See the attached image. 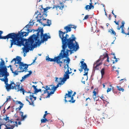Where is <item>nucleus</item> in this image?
Wrapping results in <instances>:
<instances>
[{
    "instance_id": "nucleus-57",
    "label": "nucleus",
    "mask_w": 129,
    "mask_h": 129,
    "mask_svg": "<svg viewBox=\"0 0 129 129\" xmlns=\"http://www.w3.org/2000/svg\"><path fill=\"white\" fill-rule=\"evenodd\" d=\"M45 114H46L48 115V114H49V113H47V111H45Z\"/></svg>"
},
{
    "instance_id": "nucleus-20",
    "label": "nucleus",
    "mask_w": 129,
    "mask_h": 129,
    "mask_svg": "<svg viewBox=\"0 0 129 129\" xmlns=\"http://www.w3.org/2000/svg\"><path fill=\"white\" fill-rule=\"evenodd\" d=\"M17 91H20V93H22V94L23 95H24V93L25 92H26V91L24 89L23 87L22 86H21L20 88H19V89H18Z\"/></svg>"
},
{
    "instance_id": "nucleus-39",
    "label": "nucleus",
    "mask_w": 129,
    "mask_h": 129,
    "mask_svg": "<svg viewBox=\"0 0 129 129\" xmlns=\"http://www.w3.org/2000/svg\"><path fill=\"white\" fill-rule=\"evenodd\" d=\"M17 85H16L15 86H16V87L17 86V89H19V88H20V85L19 84V83L18 82V84L17 83Z\"/></svg>"
},
{
    "instance_id": "nucleus-3",
    "label": "nucleus",
    "mask_w": 129,
    "mask_h": 129,
    "mask_svg": "<svg viewBox=\"0 0 129 129\" xmlns=\"http://www.w3.org/2000/svg\"><path fill=\"white\" fill-rule=\"evenodd\" d=\"M33 32L36 31L37 32L36 34H35L32 35V37H34V41H35L36 44H34V46L35 45H40L42 43H43L45 41L47 40L48 39L50 38L49 36H48L47 33L43 34V29H39L34 30H33Z\"/></svg>"
},
{
    "instance_id": "nucleus-1",
    "label": "nucleus",
    "mask_w": 129,
    "mask_h": 129,
    "mask_svg": "<svg viewBox=\"0 0 129 129\" xmlns=\"http://www.w3.org/2000/svg\"><path fill=\"white\" fill-rule=\"evenodd\" d=\"M33 31V30H30L28 28L25 29H23L20 30V33L19 31L17 34L12 33L9 34L6 36H2L1 35L3 33V31L0 30V39H12L10 40V48L13 45L20 46L23 45L24 47L22 48L23 52L27 53L29 51L30 48L31 49L34 48L33 46H34L33 45L34 42V37H32V35L28 39L23 38V37L27 36L29 32H31Z\"/></svg>"
},
{
    "instance_id": "nucleus-11",
    "label": "nucleus",
    "mask_w": 129,
    "mask_h": 129,
    "mask_svg": "<svg viewBox=\"0 0 129 129\" xmlns=\"http://www.w3.org/2000/svg\"><path fill=\"white\" fill-rule=\"evenodd\" d=\"M81 68L79 69V70L80 72L83 71V69L84 71V76H87L88 71L89 70V69L87 68V66L86 63H84L83 64L81 65L80 66Z\"/></svg>"
},
{
    "instance_id": "nucleus-32",
    "label": "nucleus",
    "mask_w": 129,
    "mask_h": 129,
    "mask_svg": "<svg viewBox=\"0 0 129 129\" xmlns=\"http://www.w3.org/2000/svg\"><path fill=\"white\" fill-rule=\"evenodd\" d=\"M110 87H108V89L107 90V92H109L110 91L111 89L113 90L114 88L113 87H112L111 85H110Z\"/></svg>"
},
{
    "instance_id": "nucleus-22",
    "label": "nucleus",
    "mask_w": 129,
    "mask_h": 129,
    "mask_svg": "<svg viewBox=\"0 0 129 129\" xmlns=\"http://www.w3.org/2000/svg\"><path fill=\"white\" fill-rule=\"evenodd\" d=\"M31 21V20L30 21ZM33 21H32L31 22V21H30L29 23L28 24L26 25L24 27V28H23V29H25V28H28L29 27V26H33L34 23V22H33Z\"/></svg>"
},
{
    "instance_id": "nucleus-48",
    "label": "nucleus",
    "mask_w": 129,
    "mask_h": 129,
    "mask_svg": "<svg viewBox=\"0 0 129 129\" xmlns=\"http://www.w3.org/2000/svg\"><path fill=\"white\" fill-rule=\"evenodd\" d=\"M114 23H115L117 25H119V24L118 22H116V20H115L114 21Z\"/></svg>"
},
{
    "instance_id": "nucleus-9",
    "label": "nucleus",
    "mask_w": 129,
    "mask_h": 129,
    "mask_svg": "<svg viewBox=\"0 0 129 129\" xmlns=\"http://www.w3.org/2000/svg\"><path fill=\"white\" fill-rule=\"evenodd\" d=\"M22 65H21L20 64L18 65L17 64L15 65L16 68H18L17 70H18V68L20 69V71H18V72H23L25 71L26 72V70H27V69L28 68V65H27L25 63L24 64L23 62H22Z\"/></svg>"
},
{
    "instance_id": "nucleus-58",
    "label": "nucleus",
    "mask_w": 129,
    "mask_h": 129,
    "mask_svg": "<svg viewBox=\"0 0 129 129\" xmlns=\"http://www.w3.org/2000/svg\"><path fill=\"white\" fill-rule=\"evenodd\" d=\"M89 100V101H90L91 100V99L89 98H87L86 99V101H87V100Z\"/></svg>"
},
{
    "instance_id": "nucleus-12",
    "label": "nucleus",
    "mask_w": 129,
    "mask_h": 129,
    "mask_svg": "<svg viewBox=\"0 0 129 129\" xmlns=\"http://www.w3.org/2000/svg\"><path fill=\"white\" fill-rule=\"evenodd\" d=\"M19 120V118L16 116L13 117L12 118L10 119V122L11 123H12L13 124V125H14V127L15 126L16 127L18 126V124H17V121Z\"/></svg>"
},
{
    "instance_id": "nucleus-54",
    "label": "nucleus",
    "mask_w": 129,
    "mask_h": 129,
    "mask_svg": "<svg viewBox=\"0 0 129 129\" xmlns=\"http://www.w3.org/2000/svg\"><path fill=\"white\" fill-rule=\"evenodd\" d=\"M12 84H14L15 85V84L14 83V82H11V83H10V84H11V85L12 86Z\"/></svg>"
},
{
    "instance_id": "nucleus-47",
    "label": "nucleus",
    "mask_w": 129,
    "mask_h": 129,
    "mask_svg": "<svg viewBox=\"0 0 129 129\" xmlns=\"http://www.w3.org/2000/svg\"><path fill=\"white\" fill-rule=\"evenodd\" d=\"M80 63H81V65L83 64L84 63H85L84 62V61H81L80 62Z\"/></svg>"
},
{
    "instance_id": "nucleus-19",
    "label": "nucleus",
    "mask_w": 129,
    "mask_h": 129,
    "mask_svg": "<svg viewBox=\"0 0 129 129\" xmlns=\"http://www.w3.org/2000/svg\"><path fill=\"white\" fill-rule=\"evenodd\" d=\"M14 101L16 102L15 103L16 104H20L19 107H18V108H17L16 110L18 109V110L19 111L23 107L24 104H23L20 101Z\"/></svg>"
},
{
    "instance_id": "nucleus-63",
    "label": "nucleus",
    "mask_w": 129,
    "mask_h": 129,
    "mask_svg": "<svg viewBox=\"0 0 129 129\" xmlns=\"http://www.w3.org/2000/svg\"><path fill=\"white\" fill-rule=\"evenodd\" d=\"M103 88H104L105 86V85L104 84H103Z\"/></svg>"
},
{
    "instance_id": "nucleus-43",
    "label": "nucleus",
    "mask_w": 129,
    "mask_h": 129,
    "mask_svg": "<svg viewBox=\"0 0 129 129\" xmlns=\"http://www.w3.org/2000/svg\"><path fill=\"white\" fill-rule=\"evenodd\" d=\"M89 16L88 15H86L84 17V19H86Z\"/></svg>"
},
{
    "instance_id": "nucleus-38",
    "label": "nucleus",
    "mask_w": 129,
    "mask_h": 129,
    "mask_svg": "<svg viewBox=\"0 0 129 129\" xmlns=\"http://www.w3.org/2000/svg\"><path fill=\"white\" fill-rule=\"evenodd\" d=\"M17 71H16L15 72H12V73H13L15 75V76L17 75L18 74V72H17Z\"/></svg>"
},
{
    "instance_id": "nucleus-25",
    "label": "nucleus",
    "mask_w": 129,
    "mask_h": 129,
    "mask_svg": "<svg viewBox=\"0 0 129 129\" xmlns=\"http://www.w3.org/2000/svg\"><path fill=\"white\" fill-rule=\"evenodd\" d=\"M8 125L10 126V127H8L7 125H6V128L4 129H13L14 127V125H12L10 124Z\"/></svg>"
},
{
    "instance_id": "nucleus-16",
    "label": "nucleus",
    "mask_w": 129,
    "mask_h": 129,
    "mask_svg": "<svg viewBox=\"0 0 129 129\" xmlns=\"http://www.w3.org/2000/svg\"><path fill=\"white\" fill-rule=\"evenodd\" d=\"M5 84L6 85V89L8 91L11 89H13L15 88L16 90L17 89V88H16V86H12L11 84H8V83L7 84Z\"/></svg>"
},
{
    "instance_id": "nucleus-27",
    "label": "nucleus",
    "mask_w": 129,
    "mask_h": 129,
    "mask_svg": "<svg viewBox=\"0 0 129 129\" xmlns=\"http://www.w3.org/2000/svg\"><path fill=\"white\" fill-rule=\"evenodd\" d=\"M47 24H44V25L45 26H49L51 24V21L50 20H49L47 19Z\"/></svg>"
},
{
    "instance_id": "nucleus-35",
    "label": "nucleus",
    "mask_w": 129,
    "mask_h": 129,
    "mask_svg": "<svg viewBox=\"0 0 129 129\" xmlns=\"http://www.w3.org/2000/svg\"><path fill=\"white\" fill-rule=\"evenodd\" d=\"M70 27V29L71 28H74V29H76V26L74 25H73L71 24L69 25Z\"/></svg>"
},
{
    "instance_id": "nucleus-49",
    "label": "nucleus",
    "mask_w": 129,
    "mask_h": 129,
    "mask_svg": "<svg viewBox=\"0 0 129 129\" xmlns=\"http://www.w3.org/2000/svg\"><path fill=\"white\" fill-rule=\"evenodd\" d=\"M121 28V27L120 26H118L117 27V29L118 30H120V28Z\"/></svg>"
},
{
    "instance_id": "nucleus-37",
    "label": "nucleus",
    "mask_w": 129,
    "mask_h": 129,
    "mask_svg": "<svg viewBox=\"0 0 129 129\" xmlns=\"http://www.w3.org/2000/svg\"><path fill=\"white\" fill-rule=\"evenodd\" d=\"M100 98L103 101L105 100V98L104 96L103 95H102Z\"/></svg>"
},
{
    "instance_id": "nucleus-52",
    "label": "nucleus",
    "mask_w": 129,
    "mask_h": 129,
    "mask_svg": "<svg viewBox=\"0 0 129 129\" xmlns=\"http://www.w3.org/2000/svg\"><path fill=\"white\" fill-rule=\"evenodd\" d=\"M31 96H32V97L35 100H36V97L34 96V95H32Z\"/></svg>"
},
{
    "instance_id": "nucleus-31",
    "label": "nucleus",
    "mask_w": 129,
    "mask_h": 129,
    "mask_svg": "<svg viewBox=\"0 0 129 129\" xmlns=\"http://www.w3.org/2000/svg\"><path fill=\"white\" fill-rule=\"evenodd\" d=\"M64 68H67V70L66 71V72H65V73L66 74H69V67L68 66V67H66V66H65L64 67Z\"/></svg>"
},
{
    "instance_id": "nucleus-4",
    "label": "nucleus",
    "mask_w": 129,
    "mask_h": 129,
    "mask_svg": "<svg viewBox=\"0 0 129 129\" xmlns=\"http://www.w3.org/2000/svg\"><path fill=\"white\" fill-rule=\"evenodd\" d=\"M70 51V53H72V50H70L68 49H63L61 51V52L59 54V55L56 57H55L54 59L51 58L48 56L46 58V60L48 61L56 62L57 63H62V61L60 60L64 57H67L69 56V52Z\"/></svg>"
},
{
    "instance_id": "nucleus-53",
    "label": "nucleus",
    "mask_w": 129,
    "mask_h": 129,
    "mask_svg": "<svg viewBox=\"0 0 129 129\" xmlns=\"http://www.w3.org/2000/svg\"><path fill=\"white\" fill-rule=\"evenodd\" d=\"M37 57H35V59L34 60L33 62V63H34L35 62V60H36V59L37 58Z\"/></svg>"
},
{
    "instance_id": "nucleus-24",
    "label": "nucleus",
    "mask_w": 129,
    "mask_h": 129,
    "mask_svg": "<svg viewBox=\"0 0 129 129\" xmlns=\"http://www.w3.org/2000/svg\"><path fill=\"white\" fill-rule=\"evenodd\" d=\"M63 61L64 62H65L66 61H67V64L66 65H67V67H68L69 66V62L70 61V59L69 58H67V60H66V59H63Z\"/></svg>"
},
{
    "instance_id": "nucleus-5",
    "label": "nucleus",
    "mask_w": 129,
    "mask_h": 129,
    "mask_svg": "<svg viewBox=\"0 0 129 129\" xmlns=\"http://www.w3.org/2000/svg\"><path fill=\"white\" fill-rule=\"evenodd\" d=\"M1 61L0 63V77H4L3 78H0V80L2 81L5 82V84H7L8 81V79L7 78L9 74L7 71V68L6 66H5L4 61L1 59Z\"/></svg>"
},
{
    "instance_id": "nucleus-36",
    "label": "nucleus",
    "mask_w": 129,
    "mask_h": 129,
    "mask_svg": "<svg viewBox=\"0 0 129 129\" xmlns=\"http://www.w3.org/2000/svg\"><path fill=\"white\" fill-rule=\"evenodd\" d=\"M26 100L27 101V102H28L29 103V105H33L34 104V103H33V102H31V103L30 102H29V101L28 100V99L27 98H26Z\"/></svg>"
},
{
    "instance_id": "nucleus-40",
    "label": "nucleus",
    "mask_w": 129,
    "mask_h": 129,
    "mask_svg": "<svg viewBox=\"0 0 129 129\" xmlns=\"http://www.w3.org/2000/svg\"><path fill=\"white\" fill-rule=\"evenodd\" d=\"M11 99V96H8V98H7V100L6 101V102L8 101L9 100H10Z\"/></svg>"
},
{
    "instance_id": "nucleus-41",
    "label": "nucleus",
    "mask_w": 129,
    "mask_h": 129,
    "mask_svg": "<svg viewBox=\"0 0 129 129\" xmlns=\"http://www.w3.org/2000/svg\"><path fill=\"white\" fill-rule=\"evenodd\" d=\"M121 23L122 25L121 26V28H123L124 27V22L123 21H122Z\"/></svg>"
},
{
    "instance_id": "nucleus-33",
    "label": "nucleus",
    "mask_w": 129,
    "mask_h": 129,
    "mask_svg": "<svg viewBox=\"0 0 129 129\" xmlns=\"http://www.w3.org/2000/svg\"><path fill=\"white\" fill-rule=\"evenodd\" d=\"M119 87H120V86L119 87L118 86H117L116 87L117 88L118 90L119 91H123L124 90V89Z\"/></svg>"
},
{
    "instance_id": "nucleus-7",
    "label": "nucleus",
    "mask_w": 129,
    "mask_h": 129,
    "mask_svg": "<svg viewBox=\"0 0 129 129\" xmlns=\"http://www.w3.org/2000/svg\"><path fill=\"white\" fill-rule=\"evenodd\" d=\"M64 83L61 80L59 81V83L57 84L56 86H54L53 85H50L49 86L47 85L46 87L47 88L44 91V93H48L47 96L46 98L49 97L51 94L54 93V91L56 90V88L59 87V85H61L63 84Z\"/></svg>"
},
{
    "instance_id": "nucleus-15",
    "label": "nucleus",
    "mask_w": 129,
    "mask_h": 129,
    "mask_svg": "<svg viewBox=\"0 0 129 129\" xmlns=\"http://www.w3.org/2000/svg\"><path fill=\"white\" fill-rule=\"evenodd\" d=\"M109 56L107 54H106V55H104L103 56H100V58L99 59H100V60L102 59L101 60V62L103 61V60L105 59V61L109 62Z\"/></svg>"
},
{
    "instance_id": "nucleus-29",
    "label": "nucleus",
    "mask_w": 129,
    "mask_h": 129,
    "mask_svg": "<svg viewBox=\"0 0 129 129\" xmlns=\"http://www.w3.org/2000/svg\"><path fill=\"white\" fill-rule=\"evenodd\" d=\"M105 68H103L101 70V74L102 77H103L105 74Z\"/></svg>"
},
{
    "instance_id": "nucleus-10",
    "label": "nucleus",
    "mask_w": 129,
    "mask_h": 129,
    "mask_svg": "<svg viewBox=\"0 0 129 129\" xmlns=\"http://www.w3.org/2000/svg\"><path fill=\"white\" fill-rule=\"evenodd\" d=\"M100 59H99L96 61L93 64V72L94 73L96 70H99V66L102 64V63L100 62Z\"/></svg>"
},
{
    "instance_id": "nucleus-51",
    "label": "nucleus",
    "mask_w": 129,
    "mask_h": 129,
    "mask_svg": "<svg viewBox=\"0 0 129 129\" xmlns=\"http://www.w3.org/2000/svg\"><path fill=\"white\" fill-rule=\"evenodd\" d=\"M27 77L26 76V75H25L23 77H22V79H25L26 78H27Z\"/></svg>"
},
{
    "instance_id": "nucleus-14",
    "label": "nucleus",
    "mask_w": 129,
    "mask_h": 129,
    "mask_svg": "<svg viewBox=\"0 0 129 129\" xmlns=\"http://www.w3.org/2000/svg\"><path fill=\"white\" fill-rule=\"evenodd\" d=\"M64 5L63 3L60 2L59 3V5H53V7H52V9H53L54 8H56V10H57V8H59V9L60 10H62L64 8Z\"/></svg>"
},
{
    "instance_id": "nucleus-46",
    "label": "nucleus",
    "mask_w": 129,
    "mask_h": 129,
    "mask_svg": "<svg viewBox=\"0 0 129 129\" xmlns=\"http://www.w3.org/2000/svg\"><path fill=\"white\" fill-rule=\"evenodd\" d=\"M20 117H21L22 116H23V112H21V111L20 112Z\"/></svg>"
},
{
    "instance_id": "nucleus-56",
    "label": "nucleus",
    "mask_w": 129,
    "mask_h": 129,
    "mask_svg": "<svg viewBox=\"0 0 129 129\" xmlns=\"http://www.w3.org/2000/svg\"><path fill=\"white\" fill-rule=\"evenodd\" d=\"M29 72V74L30 75L32 73V72L31 71H28Z\"/></svg>"
},
{
    "instance_id": "nucleus-55",
    "label": "nucleus",
    "mask_w": 129,
    "mask_h": 129,
    "mask_svg": "<svg viewBox=\"0 0 129 129\" xmlns=\"http://www.w3.org/2000/svg\"><path fill=\"white\" fill-rule=\"evenodd\" d=\"M109 19L110 20L111 19V15H109Z\"/></svg>"
},
{
    "instance_id": "nucleus-59",
    "label": "nucleus",
    "mask_w": 129,
    "mask_h": 129,
    "mask_svg": "<svg viewBox=\"0 0 129 129\" xmlns=\"http://www.w3.org/2000/svg\"><path fill=\"white\" fill-rule=\"evenodd\" d=\"M21 124V122L20 121H19L18 122L17 124L18 125H20Z\"/></svg>"
},
{
    "instance_id": "nucleus-28",
    "label": "nucleus",
    "mask_w": 129,
    "mask_h": 129,
    "mask_svg": "<svg viewBox=\"0 0 129 129\" xmlns=\"http://www.w3.org/2000/svg\"><path fill=\"white\" fill-rule=\"evenodd\" d=\"M93 98L94 100L97 101V100L96 99V92L95 91H93Z\"/></svg>"
},
{
    "instance_id": "nucleus-18",
    "label": "nucleus",
    "mask_w": 129,
    "mask_h": 129,
    "mask_svg": "<svg viewBox=\"0 0 129 129\" xmlns=\"http://www.w3.org/2000/svg\"><path fill=\"white\" fill-rule=\"evenodd\" d=\"M91 3L89 4L90 5H87L85 6V9L89 11V10L91 9L92 8V9L94 8V6L92 5V0H90Z\"/></svg>"
},
{
    "instance_id": "nucleus-17",
    "label": "nucleus",
    "mask_w": 129,
    "mask_h": 129,
    "mask_svg": "<svg viewBox=\"0 0 129 129\" xmlns=\"http://www.w3.org/2000/svg\"><path fill=\"white\" fill-rule=\"evenodd\" d=\"M69 74L64 73L63 75V77L62 78V80H61L63 83H64L67 80L69 79Z\"/></svg>"
},
{
    "instance_id": "nucleus-61",
    "label": "nucleus",
    "mask_w": 129,
    "mask_h": 129,
    "mask_svg": "<svg viewBox=\"0 0 129 129\" xmlns=\"http://www.w3.org/2000/svg\"><path fill=\"white\" fill-rule=\"evenodd\" d=\"M30 75L29 74H27V75H26V76L27 77L29 75Z\"/></svg>"
},
{
    "instance_id": "nucleus-13",
    "label": "nucleus",
    "mask_w": 129,
    "mask_h": 129,
    "mask_svg": "<svg viewBox=\"0 0 129 129\" xmlns=\"http://www.w3.org/2000/svg\"><path fill=\"white\" fill-rule=\"evenodd\" d=\"M21 57L19 56H17L16 58H14L11 61V63H13L14 61H15L14 64L16 65V64L18 65L20 64L21 65L22 64V62H21Z\"/></svg>"
},
{
    "instance_id": "nucleus-50",
    "label": "nucleus",
    "mask_w": 129,
    "mask_h": 129,
    "mask_svg": "<svg viewBox=\"0 0 129 129\" xmlns=\"http://www.w3.org/2000/svg\"><path fill=\"white\" fill-rule=\"evenodd\" d=\"M47 115V114H44L43 116V118H46V115Z\"/></svg>"
},
{
    "instance_id": "nucleus-6",
    "label": "nucleus",
    "mask_w": 129,
    "mask_h": 129,
    "mask_svg": "<svg viewBox=\"0 0 129 129\" xmlns=\"http://www.w3.org/2000/svg\"><path fill=\"white\" fill-rule=\"evenodd\" d=\"M52 8V7H47L46 8H43L42 7L41 8H40L39 11H37L35 13V15H37L36 18L37 19V21H39V23L42 24V22L41 21L42 19L44 20H46V19L44 18V17H46L47 15V10Z\"/></svg>"
},
{
    "instance_id": "nucleus-60",
    "label": "nucleus",
    "mask_w": 129,
    "mask_h": 129,
    "mask_svg": "<svg viewBox=\"0 0 129 129\" xmlns=\"http://www.w3.org/2000/svg\"><path fill=\"white\" fill-rule=\"evenodd\" d=\"M3 110L4 111L3 112V113H5L6 111V110H5V108Z\"/></svg>"
},
{
    "instance_id": "nucleus-30",
    "label": "nucleus",
    "mask_w": 129,
    "mask_h": 129,
    "mask_svg": "<svg viewBox=\"0 0 129 129\" xmlns=\"http://www.w3.org/2000/svg\"><path fill=\"white\" fill-rule=\"evenodd\" d=\"M49 121V120H48L47 118H45L42 119L41 120V123H45L47 121Z\"/></svg>"
},
{
    "instance_id": "nucleus-45",
    "label": "nucleus",
    "mask_w": 129,
    "mask_h": 129,
    "mask_svg": "<svg viewBox=\"0 0 129 129\" xmlns=\"http://www.w3.org/2000/svg\"><path fill=\"white\" fill-rule=\"evenodd\" d=\"M30 100H31L32 102H33L34 101H33V99L32 98V96H31V95H30Z\"/></svg>"
},
{
    "instance_id": "nucleus-62",
    "label": "nucleus",
    "mask_w": 129,
    "mask_h": 129,
    "mask_svg": "<svg viewBox=\"0 0 129 129\" xmlns=\"http://www.w3.org/2000/svg\"><path fill=\"white\" fill-rule=\"evenodd\" d=\"M116 72H117V74H118V73H119V71H118V70H116Z\"/></svg>"
},
{
    "instance_id": "nucleus-44",
    "label": "nucleus",
    "mask_w": 129,
    "mask_h": 129,
    "mask_svg": "<svg viewBox=\"0 0 129 129\" xmlns=\"http://www.w3.org/2000/svg\"><path fill=\"white\" fill-rule=\"evenodd\" d=\"M118 60L117 59H115V60H113V64H114L115 62H116Z\"/></svg>"
},
{
    "instance_id": "nucleus-2",
    "label": "nucleus",
    "mask_w": 129,
    "mask_h": 129,
    "mask_svg": "<svg viewBox=\"0 0 129 129\" xmlns=\"http://www.w3.org/2000/svg\"><path fill=\"white\" fill-rule=\"evenodd\" d=\"M64 29L66 30L64 32L60 30L59 31V35L60 38L61 40L62 43V48L64 49H69L70 50L76 51L79 48V45L75 41L76 38L73 35H72L71 37L69 38V35L66 34L65 36L64 35L69 32H70L71 29L69 25L65 26Z\"/></svg>"
},
{
    "instance_id": "nucleus-64",
    "label": "nucleus",
    "mask_w": 129,
    "mask_h": 129,
    "mask_svg": "<svg viewBox=\"0 0 129 129\" xmlns=\"http://www.w3.org/2000/svg\"><path fill=\"white\" fill-rule=\"evenodd\" d=\"M10 69H11V71H12V72H13V69H12L11 68Z\"/></svg>"
},
{
    "instance_id": "nucleus-21",
    "label": "nucleus",
    "mask_w": 129,
    "mask_h": 129,
    "mask_svg": "<svg viewBox=\"0 0 129 129\" xmlns=\"http://www.w3.org/2000/svg\"><path fill=\"white\" fill-rule=\"evenodd\" d=\"M37 86H35L34 85H33L32 86V87L34 88V89L35 90V91L34 92V93H38L39 92H42L41 89H38L36 88Z\"/></svg>"
},
{
    "instance_id": "nucleus-8",
    "label": "nucleus",
    "mask_w": 129,
    "mask_h": 129,
    "mask_svg": "<svg viewBox=\"0 0 129 129\" xmlns=\"http://www.w3.org/2000/svg\"><path fill=\"white\" fill-rule=\"evenodd\" d=\"M72 90H71V91H68V93H66L64 97L65 99L64 100H65L66 102L68 101L66 99V98H70L71 99V100L68 101V102H71L72 103H73L75 102V100H74V98L73 96H74L76 94V92H74V94L72 96Z\"/></svg>"
},
{
    "instance_id": "nucleus-42",
    "label": "nucleus",
    "mask_w": 129,
    "mask_h": 129,
    "mask_svg": "<svg viewBox=\"0 0 129 129\" xmlns=\"http://www.w3.org/2000/svg\"><path fill=\"white\" fill-rule=\"evenodd\" d=\"M42 88H44V90H42V91H44L43 94H45V93H44V91L46 90V89L47 88L46 87V88H45V87L43 86L42 87Z\"/></svg>"
},
{
    "instance_id": "nucleus-23",
    "label": "nucleus",
    "mask_w": 129,
    "mask_h": 129,
    "mask_svg": "<svg viewBox=\"0 0 129 129\" xmlns=\"http://www.w3.org/2000/svg\"><path fill=\"white\" fill-rule=\"evenodd\" d=\"M108 32L110 33L111 35L116 36V33L112 28L110 29Z\"/></svg>"
},
{
    "instance_id": "nucleus-26",
    "label": "nucleus",
    "mask_w": 129,
    "mask_h": 129,
    "mask_svg": "<svg viewBox=\"0 0 129 129\" xmlns=\"http://www.w3.org/2000/svg\"><path fill=\"white\" fill-rule=\"evenodd\" d=\"M129 28V27L127 28V31L128 32L127 33H126L124 32V30L123 29V28H121V33H122L123 34H124L126 35H129V34H128V33H129V30H128V29Z\"/></svg>"
},
{
    "instance_id": "nucleus-34",
    "label": "nucleus",
    "mask_w": 129,
    "mask_h": 129,
    "mask_svg": "<svg viewBox=\"0 0 129 129\" xmlns=\"http://www.w3.org/2000/svg\"><path fill=\"white\" fill-rule=\"evenodd\" d=\"M27 115H23L21 117V119L22 120H24L27 117Z\"/></svg>"
}]
</instances>
